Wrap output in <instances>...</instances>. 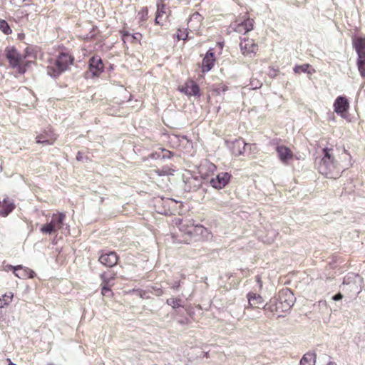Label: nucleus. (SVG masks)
<instances>
[{"mask_svg":"<svg viewBox=\"0 0 365 365\" xmlns=\"http://www.w3.org/2000/svg\"><path fill=\"white\" fill-rule=\"evenodd\" d=\"M324 156L318 165L319 172L329 178H337L340 176L342 168L340 167L330 148L323 149Z\"/></svg>","mask_w":365,"mask_h":365,"instance_id":"nucleus-1","label":"nucleus"},{"mask_svg":"<svg viewBox=\"0 0 365 365\" xmlns=\"http://www.w3.org/2000/svg\"><path fill=\"white\" fill-rule=\"evenodd\" d=\"M294 302L293 293L289 289H285L279 292L277 299L270 301L268 309L272 312H285L292 307Z\"/></svg>","mask_w":365,"mask_h":365,"instance_id":"nucleus-2","label":"nucleus"},{"mask_svg":"<svg viewBox=\"0 0 365 365\" xmlns=\"http://www.w3.org/2000/svg\"><path fill=\"white\" fill-rule=\"evenodd\" d=\"M73 61V58L68 53H61L56 59L49 63L47 68L48 73L53 77L58 76L68 68Z\"/></svg>","mask_w":365,"mask_h":365,"instance_id":"nucleus-3","label":"nucleus"},{"mask_svg":"<svg viewBox=\"0 0 365 365\" xmlns=\"http://www.w3.org/2000/svg\"><path fill=\"white\" fill-rule=\"evenodd\" d=\"M66 215L63 212L54 213L51 216V221L46 224H44L41 227V232L43 234L51 235L56 233L58 230H65L67 232H69V226L65 225Z\"/></svg>","mask_w":365,"mask_h":365,"instance_id":"nucleus-4","label":"nucleus"},{"mask_svg":"<svg viewBox=\"0 0 365 365\" xmlns=\"http://www.w3.org/2000/svg\"><path fill=\"white\" fill-rule=\"evenodd\" d=\"M6 57L9 61L10 66L16 68L19 73L24 74L26 72L29 62L24 63L26 56L19 53L15 48H6Z\"/></svg>","mask_w":365,"mask_h":365,"instance_id":"nucleus-5","label":"nucleus"},{"mask_svg":"<svg viewBox=\"0 0 365 365\" xmlns=\"http://www.w3.org/2000/svg\"><path fill=\"white\" fill-rule=\"evenodd\" d=\"M230 27L236 32L239 34H246L248 31L252 30L253 23L252 20L247 18L243 21L237 20L232 23Z\"/></svg>","mask_w":365,"mask_h":365,"instance_id":"nucleus-6","label":"nucleus"},{"mask_svg":"<svg viewBox=\"0 0 365 365\" xmlns=\"http://www.w3.org/2000/svg\"><path fill=\"white\" fill-rule=\"evenodd\" d=\"M175 223L181 232L185 235H187L190 237H192L194 230L192 228L195 227L192 220H182L177 218L175 220Z\"/></svg>","mask_w":365,"mask_h":365,"instance_id":"nucleus-7","label":"nucleus"},{"mask_svg":"<svg viewBox=\"0 0 365 365\" xmlns=\"http://www.w3.org/2000/svg\"><path fill=\"white\" fill-rule=\"evenodd\" d=\"M349 108V103L345 97L339 96L336 98L334 103V110L338 115L344 118Z\"/></svg>","mask_w":365,"mask_h":365,"instance_id":"nucleus-8","label":"nucleus"},{"mask_svg":"<svg viewBox=\"0 0 365 365\" xmlns=\"http://www.w3.org/2000/svg\"><path fill=\"white\" fill-rule=\"evenodd\" d=\"M231 175L228 173H221L216 178H212L210 185L216 189H222L229 182Z\"/></svg>","mask_w":365,"mask_h":365,"instance_id":"nucleus-9","label":"nucleus"},{"mask_svg":"<svg viewBox=\"0 0 365 365\" xmlns=\"http://www.w3.org/2000/svg\"><path fill=\"white\" fill-rule=\"evenodd\" d=\"M170 14V11L166 6L165 4H158V9L156 12V16L155 22L156 24L163 26L164 22L167 21Z\"/></svg>","mask_w":365,"mask_h":365,"instance_id":"nucleus-10","label":"nucleus"},{"mask_svg":"<svg viewBox=\"0 0 365 365\" xmlns=\"http://www.w3.org/2000/svg\"><path fill=\"white\" fill-rule=\"evenodd\" d=\"M240 47L242 54L248 56L252 53H255L257 50L258 46L255 43L253 39L245 38L241 41Z\"/></svg>","mask_w":365,"mask_h":365,"instance_id":"nucleus-11","label":"nucleus"},{"mask_svg":"<svg viewBox=\"0 0 365 365\" xmlns=\"http://www.w3.org/2000/svg\"><path fill=\"white\" fill-rule=\"evenodd\" d=\"M118 257L115 252L102 253L99 257V262L108 267L115 266L118 262Z\"/></svg>","mask_w":365,"mask_h":365,"instance_id":"nucleus-12","label":"nucleus"},{"mask_svg":"<svg viewBox=\"0 0 365 365\" xmlns=\"http://www.w3.org/2000/svg\"><path fill=\"white\" fill-rule=\"evenodd\" d=\"M276 151L278 158L284 164H288L289 161L293 158L294 155L292 151L287 146L278 145L276 148Z\"/></svg>","mask_w":365,"mask_h":365,"instance_id":"nucleus-13","label":"nucleus"},{"mask_svg":"<svg viewBox=\"0 0 365 365\" xmlns=\"http://www.w3.org/2000/svg\"><path fill=\"white\" fill-rule=\"evenodd\" d=\"M103 64L99 56H93L89 61V68L93 76H98L103 71Z\"/></svg>","mask_w":365,"mask_h":365,"instance_id":"nucleus-14","label":"nucleus"},{"mask_svg":"<svg viewBox=\"0 0 365 365\" xmlns=\"http://www.w3.org/2000/svg\"><path fill=\"white\" fill-rule=\"evenodd\" d=\"M215 62V53L209 50L202 59L201 69L202 73L210 71Z\"/></svg>","mask_w":365,"mask_h":365,"instance_id":"nucleus-15","label":"nucleus"},{"mask_svg":"<svg viewBox=\"0 0 365 365\" xmlns=\"http://www.w3.org/2000/svg\"><path fill=\"white\" fill-rule=\"evenodd\" d=\"M10 268L13 269L14 274L20 279L33 278L34 276V272L33 270L21 265L16 267L10 266Z\"/></svg>","mask_w":365,"mask_h":365,"instance_id":"nucleus-16","label":"nucleus"},{"mask_svg":"<svg viewBox=\"0 0 365 365\" xmlns=\"http://www.w3.org/2000/svg\"><path fill=\"white\" fill-rule=\"evenodd\" d=\"M56 136L50 131H45L36 136V143L43 145H53Z\"/></svg>","mask_w":365,"mask_h":365,"instance_id":"nucleus-17","label":"nucleus"},{"mask_svg":"<svg viewBox=\"0 0 365 365\" xmlns=\"http://www.w3.org/2000/svg\"><path fill=\"white\" fill-rule=\"evenodd\" d=\"M180 90L187 96H196L200 95L199 86L192 81L186 83Z\"/></svg>","mask_w":365,"mask_h":365,"instance_id":"nucleus-18","label":"nucleus"},{"mask_svg":"<svg viewBox=\"0 0 365 365\" xmlns=\"http://www.w3.org/2000/svg\"><path fill=\"white\" fill-rule=\"evenodd\" d=\"M192 237H199L201 240H207L210 238L211 232L202 225H195Z\"/></svg>","mask_w":365,"mask_h":365,"instance_id":"nucleus-19","label":"nucleus"},{"mask_svg":"<svg viewBox=\"0 0 365 365\" xmlns=\"http://www.w3.org/2000/svg\"><path fill=\"white\" fill-rule=\"evenodd\" d=\"M247 299L249 306L252 308H259L264 303L263 298L259 294L253 292L247 294Z\"/></svg>","mask_w":365,"mask_h":365,"instance_id":"nucleus-20","label":"nucleus"},{"mask_svg":"<svg viewBox=\"0 0 365 365\" xmlns=\"http://www.w3.org/2000/svg\"><path fill=\"white\" fill-rule=\"evenodd\" d=\"M2 207L0 210V215L2 217H6L10 212L13 211L15 207V205L12 200L5 198L0 205Z\"/></svg>","mask_w":365,"mask_h":365,"instance_id":"nucleus-21","label":"nucleus"},{"mask_svg":"<svg viewBox=\"0 0 365 365\" xmlns=\"http://www.w3.org/2000/svg\"><path fill=\"white\" fill-rule=\"evenodd\" d=\"M247 143L241 138L237 139L232 144V153L239 156L244 153Z\"/></svg>","mask_w":365,"mask_h":365,"instance_id":"nucleus-22","label":"nucleus"},{"mask_svg":"<svg viewBox=\"0 0 365 365\" xmlns=\"http://www.w3.org/2000/svg\"><path fill=\"white\" fill-rule=\"evenodd\" d=\"M353 44L358 53V56H365V38L356 37L354 38Z\"/></svg>","mask_w":365,"mask_h":365,"instance_id":"nucleus-23","label":"nucleus"},{"mask_svg":"<svg viewBox=\"0 0 365 365\" xmlns=\"http://www.w3.org/2000/svg\"><path fill=\"white\" fill-rule=\"evenodd\" d=\"M202 21V16L197 12L192 14L188 21L189 26L193 30H197Z\"/></svg>","mask_w":365,"mask_h":365,"instance_id":"nucleus-24","label":"nucleus"},{"mask_svg":"<svg viewBox=\"0 0 365 365\" xmlns=\"http://www.w3.org/2000/svg\"><path fill=\"white\" fill-rule=\"evenodd\" d=\"M316 362V354L308 352L305 354L300 361V365H314Z\"/></svg>","mask_w":365,"mask_h":365,"instance_id":"nucleus-25","label":"nucleus"},{"mask_svg":"<svg viewBox=\"0 0 365 365\" xmlns=\"http://www.w3.org/2000/svg\"><path fill=\"white\" fill-rule=\"evenodd\" d=\"M166 303L168 305L171 306L173 309L183 307L182 301L180 298H169L167 299Z\"/></svg>","mask_w":365,"mask_h":365,"instance_id":"nucleus-26","label":"nucleus"},{"mask_svg":"<svg viewBox=\"0 0 365 365\" xmlns=\"http://www.w3.org/2000/svg\"><path fill=\"white\" fill-rule=\"evenodd\" d=\"M357 66L361 76L365 77V56H358Z\"/></svg>","mask_w":365,"mask_h":365,"instance_id":"nucleus-27","label":"nucleus"},{"mask_svg":"<svg viewBox=\"0 0 365 365\" xmlns=\"http://www.w3.org/2000/svg\"><path fill=\"white\" fill-rule=\"evenodd\" d=\"M175 170L168 167H163L162 169L155 170V173L159 175H173Z\"/></svg>","mask_w":365,"mask_h":365,"instance_id":"nucleus-28","label":"nucleus"},{"mask_svg":"<svg viewBox=\"0 0 365 365\" xmlns=\"http://www.w3.org/2000/svg\"><path fill=\"white\" fill-rule=\"evenodd\" d=\"M0 30L6 34H9L11 32L8 23L4 20H0Z\"/></svg>","mask_w":365,"mask_h":365,"instance_id":"nucleus-29","label":"nucleus"},{"mask_svg":"<svg viewBox=\"0 0 365 365\" xmlns=\"http://www.w3.org/2000/svg\"><path fill=\"white\" fill-rule=\"evenodd\" d=\"M309 67V64H303V65L296 66L294 68V71L297 73H306V72H309L308 71Z\"/></svg>","mask_w":365,"mask_h":365,"instance_id":"nucleus-30","label":"nucleus"},{"mask_svg":"<svg viewBox=\"0 0 365 365\" xmlns=\"http://www.w3.org/2000/svg\"><path fill=\"white\" fill-rule=\"evenodd\" d=\"M188 36V33L186 29L182 30L179 29L177 32V38L178 40H185Z\"/></svg>","mask_w":365,"mask_h":365,"instance_id":"nucleus-31","label":"nucleus"},{"mask_svg":"<svg viewBox=\"0 0 365 365\" xmlns=\"http://www.w3.org/2000/svg\"><path fill=\"white\" fill-rule=\"evenodd\" d=\"M124 38L125 37H129L130 36V35L128 34V33H125L124 35H123ZM131 38L134 40V41H140L141 38H142V35L140 34V33H135V34L132 35L131 36Z\"/></svg>","mask_w":365,"mask_h":365,"instance_id":"nucleus-32","label":"nucleus"},{"mask_svg":"<svg viewBox=\"0 0 365 365\" xmlns=\"http://www.w3.org/2000/svg\"><path fill=\"white\" fill-rule=\"evenodd\" d=\"M14 297V294L12 292H9V293H7V294H5L2 296V299L4 301H6L7 302H11V300H12V298Z\"/></svg>","mask_w":365,"mask_h":365,"instance_id":"nucleus-33","label":"nucleus"},{"mask_svg":"<svg viewBox=\"0 0 365 365\" xmlns=\"http://www.w3.org/2000/svg\"><path fill=\"white\" fill-rule=\"evenodd\" d=\"M251 86L252 87L253 89H257L258 88H260L261 86H262V83L259 81H255V80H252L251 81Z\"/></svg>","mask_w":365,"mask_h":365,"instance_id":"nucleus-34","label":"nucleus"},{"mask_svg":"<svg viewBox=\"0 0 365 365\" xmlns=\"http://www.w3.org/2000/svg\"><path fill=\"white\" fill-rule=\"evenodd\" d=\"M102 294L104 296H108V294L110 292V288L107 287L106 286H103L102 288Z\"/></svg>","mask_w":365,"mask_h":365,"instance_id":"nucleus-35","label":"nucleus"},{"mask_svg":"<svg viewBox=\"0 0 365 365\" xmlns=\"http://www.w3.org/2000/svg\"><path fill=\"white\" fill-rule=\"evenodd\" d=\"M342 298L343 295L341 293H338L332 297V299L334 301H338L341 299Z\"/></svg>","mask_w":365,"mask_h":365,"instance_id":"nucleus-36","label":"nucleus"},{"mask_svg":"<svg viewBox=\"0 0 365 365\" xmlns=\"http://www.w3.org/2000/svg\"><path fill=\"white\" fill-rule=\"evenodd\" d=\"M180 286V282H175L171 284V288L173 289H178Z\"/></svg>","mask_w":365,"mask_h":365,"instance_id":"nucleus-37","label":"nucleus"},{"mask_svg":"<svg viewBox=\"0 0 365 365\" xmlns=\"http://www.w3.org/2000/svg\"><path fill=\"white\" fill-rule=\"evenodd\" d=\"M256 281H257V284L259 285V289H262V282L261 280V277L257 275L256 277Z\"/></svg>","mask_w":365,"mask_h":365,"instance_id":"nucleus-38","label":"nucleus"},{"mask_svg":"<svg viewBox=\"0 0 365 365\" xmlns=\"http://www.w3.org/2000/svg\"><path fill=\"white\" fill-rule=\"evenodd\" d=\"M9 302L4 301L3 299L0 298V308L4 307L6 305H8Z\"/></svg>","mask_w":365,"mask_h":365,"instance_id":"nucleus-39","label":"nucleus"},{"mask_svg":"<svg viewBox=\"0 0 365 365\" xmlns=\"http://www.w3.org/2000/svg\"><path fill=\"white\" fill-rule=\"evenodd\" d=\"M9 302L4 301L3 299L0 298V308L4 307L6 305H8Z\"/></svg>","mask_w":365,"mask_h":365,"instance_id":"nucleus-40","label":"nucleus"},{"mask_svg":"<svg viewBox=\"0 0 365 365\" xmlns=\"http://www.w3.org/2000/svg\"><path fill=\"white\" fill-rule=\"evenodd\" d=\"M208 168L211 171H214L216 169V166L212 163L208 165Z\"/></svg>","mask_w":365,"mask_h":365,"instance_id":"nucleus-41","label":"nucleus"},{"mask_svg":"<svg viewBox=\"0 0 365 365\" xmlns=\"http://www.w3.org/2000/svg\"><path fill=\"white\" fill-rule=\"evenodd\" d=\"M7 361H9V364L8 365H16V364L11 362L9 359H8Z\"/></svg>","mask_w":365,"mask_h":365,"instance_id":"nucleus-42","label":"nucleus"},{"mask_svg":"<svg viewBox=\"0 0 365 365\" xmlns=\"http://www.w3.org/2000/svg\"><path fill=\"white\" fill-rule=\"evenodd\" d=\"M81 156H80V153H78L77 156H76V158L78 160H81Z\"/></svg>","mask_w":365,"mask_h":365,"instance_id":"nucleus-43","label":"nucleus"},{"mask_svg":"<svg viewBox=\"0 0 365 365\" xmlns=\"http://www.w3.org/2000/svg\"><path fill=\"white\" fill-rule=\"evenodd\" d=\"M145 15H147V14H148V10H147V9H145Z\"/></svg>","mask_w":365,"mask_h":365,"instance_id":"nucleus-44","label":"nucleus"},{"mask_svg":"<svg viewBox=\"0 0 365 365\" xmlns=\"http://www.w3.org/2000/svg\"><path fill=\"white\" fill-rule=\"evenodd\" d=\"M162 293H163V291L160 290L158 294H161Z\"/></svg>","mask_w":365,"mask_h":365,"instance_id":"nucleus-45","label":"nucleus"},{"mask_svg":"<svg viewBox=\"0 0 365 365\" xmlns=\"http://www.w3.org/2000/svg\"><path fill=\"white\" fill-rule=\"evenodd\" d=\"M346 279H344L343 284H346Z\"/></svg>","mask_w":365,"mask_h":365,"instance_id":"nucleus-46","label":"nucleus"}]
</instances>
